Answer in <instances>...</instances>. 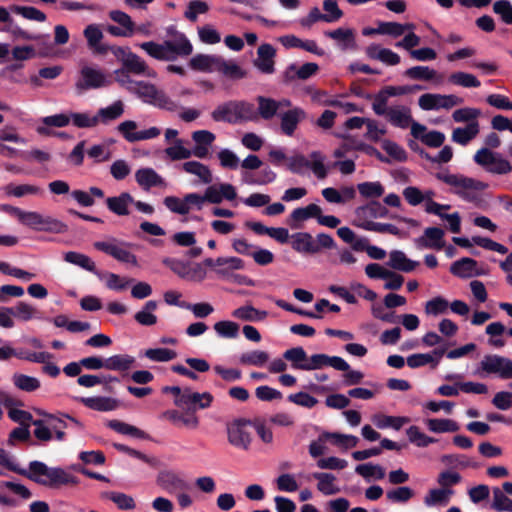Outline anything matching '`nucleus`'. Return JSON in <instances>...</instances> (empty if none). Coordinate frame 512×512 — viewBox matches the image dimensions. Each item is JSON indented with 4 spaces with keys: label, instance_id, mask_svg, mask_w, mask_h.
<instances>
[{
    "label": "nucleus",
    "instance_id": "4468645a",
    "mask_svg": "<svg viewBox=\"0 0 512 512\" xmlns=\"http://www.w3.org/2000/svg\"><path fill=\"white\" fill-rule=\"evenodd\" d=\"M324 366H331L338 371L349 370V364L343 358L320 353L309 357L306 371L321 369Z\"/></svg>",
    "mask_w": 512,
    "mask_h": 512
},
{
    "label": "nucleus",
    "instance_id": "c756f323",
    "mask_svg": "<svg viewBox=\"0 0 512 512\" xmlns=\"http://www.w3.org/2000/svg\"><path fill=\"white\" fill-rule=\"evenodd\" d=\"M320 442L331 441L334 445L345 449L353 448L357 445L359 439L354 435H346L338 432H323L319 435Z\"/></svg>",
    "mask_w": 512,
    "mask_h": 512
},
{
    "label": "nucleus",
    "instance_id": "6ab92c4d",
    "mask_svg": "<svg viewBox=\"0 0 512 512\" xmlns=\"http://www.w3.org/2000/svg\"><path fill=\"white\" fill-rule=\"evenodd\" d=\"M324 35L328 38L338 41L339 48L342 51H355L358 49L355 31L351 28H337L335 30L325 31Z\"/></svg>",
    "mask_w": 512,
    "mask_h": 512
},
{
    "label": "nucleus",
    "instance_id": "680f3d73",
    "mask_svg": "<svg viewBox=\"0 0 512 512\" xmlns=\"http://www.w3.org/2000/svg\"><path fill=\"white\" fill-rule=\"evenodd\" d=\"M13 383L18 389L26 392H33L40 387V381L36 377L25 374H14Z\"/></svg>",
    "mask_w": 512,
    "mask_h": 512
},
{
    "label": "nucleus",
    "instance_id": "864d4df0",
    "mask_svg": "<svg viewBox=\"0 0 512 512\" xmlns=\"http://www.w3.org/2000/svg\"><path fill=\"white\" fill-rule=\"evenodd\" d=\"M406 434L408 436L409 441L416 445L417 447L424 448L437 441L435 438L429 437L423 432H421L420 428L415 425L410 426L406 430Z\"/></svg>",
    "mask_w": 512,
    "mask_h": 512
},
{
    "label": "nucleus",
    "instance_id": "f03ea898",
    "mask_svg": "<svg viewBox=\"0 0 512 512\" xmlns=\"http://www.w3.org/2000/svg\"><path fill=\"white\" fill-rule=\"evenodd\" d=\"M174 40L163 43L154 41L143 42L139 45L149 56L160 61H174L178 56L186 57L192 54L193 46L184 33L178 32L174 26L167 30Z\"/></svg>",
    "mask_w": 512,
    "mask_h": 512
},
{
    "label": "nucleus",
    "instance_id": "de8ad7c7",
    "mask_svg": "<svg viewBox=\"0 0 512 512\" xmlns=\"http://www.w3.org/2000/svg\"><path fill=\"white\" fill-rule=\"evenodd\" d=\"M107 426L123 435H130L140 439H145L147 437V434L143 430L119 420H110L107 423Z\"/></svg>",
    "mask_w": 512,
    "mask_h": 512
},
{
    "label": "nucleus",
    "instance_id": "49530a36",
    "mask_svg": "<svg viewBox=\"0 0 512 512\" xmlns=\"http://www.w3.org/2000/svg\"><path fill=\"white\" fill-rule=\"evenodd\" d=\"M426 425L434 433L457 432L460 428L458 423L452 419H427Z\"/></svg>",
    "mask_w": 512,
    "mask_h": 512
},
{
    "label": "nucleus",
    "instance_id": "37998d69",
    "mask_svg": "<svg viewBox=\"0 0 512 512\" xmlns=\"http://www.w3.org/2000/svg\"><path fill=\"white\" fill-rule=\"evenodd\" d=\"M357 189H358L359 194L363 198L370 199V201L380 198L381 196H383V194L385 192L384 186L379 181H375V182L367 181V182L359 183L357 185Z\"/></svg>",
    "mask_w": 512,
    "mask_h": 512
},
{
    "label": "nucleus",
    "instance_id": "cd10ccee",
    "mask_svg": "<svg viewBox=\"0 0 512 512\" xmlns=\"http://www.w3.org/2000/svg\"><path fill=\"white\" fill-rule=\"evenodd\" d=\"M133 202L134 198L128 192H123L119 196L108 197L106 199L107 208L118 216L128 215V205Z\"/></svg>",
    "mask_w": 512,
    "mask_h": 512
},
{
    "label": "nucleus",
    "instance_id": "69168bd1",
    "mask_svg": "<svg viewBox=\"0 0 512 512\" xmlns=\"http://www.w3.org/2000/svg\"><path fill=\"white\" fill-rule=\"evenodd\" d=\"M165 153L172 161L188 159L192 156L191 150L183 146L181 139H177L173 146L166 148Z\"/></svg>",
    "mask_w": 512,
    "mask_h": 512
},
{
    "label": "nucleus",
    "instance_id": "774afa93",
    "mask_svg": "<svg viewBox=\"0 0 512 512\" xmlns=\"http://www.w3.org/2000/svg\"><path fill=\"white\" fill-rule=\"evenodd\" d=\"M493 11L505 24H512V5L508 0H498L493 4Z\"/></svg>",
    "mask_w": 512,
    "mask_h": 512
},
{
    "label": "nucleus",
    "instance_id": "e2e57ef3",
    "mask_svg": "<svg viewBox=\"0 0 512 512\" xmlns=\"http://www.w3.org/2000/svg\"><path fill=\"white\" fill-rule=\"evenodd\" d=\"M10 9L12 12L19 14L28 20L38 22H44L46 20V15L35 7L12 5Z\"/></svg>",
    "mask_w": 512,
    "mask_h": 512
},
{
    "label": "nucleus",
    "instance_id": "6e6d98bb",
    "mask_svg": "<svg viewBox=\"0 0 512 512\" xmlns=\"http://www.w3.org/2000/svg\"><path fill=\"white\" fill-rule=\"evenodd\" d=\"M13 211L15 212L16 216L18 217L19 221H21V223L34 230L40 231V225L43 215L37 212H25L19 208H13Z\"/></svg>",
    "mask_w": 512,
    "mask_h": 512
},
{
    "label": "nucleus",
    "instance_id": "2f4dec72",
    "mask_svg": "<svg viewBox=\"0 0 512 512\" xmlns=\"http://www.w3.org/2000/svg\"><path fill=\"white\" fill-rule=\"evenodd\" d=\"M356 225L366 231H373L377 233H389L399 238H403L406 236V233L402 232L398 227L390 223L363 221L358 222Z\"/></svg>",
    "mask_w": 512,
    "mask_h": 512
},
{
    "label": "nucleus",
    "instance_id": "c03bdc74",
    "mask_svg": "<svg viewBox=\"0 0 512 512\" xmlns=\"http://www.w3.org/2000/svg\"><path fill=\"white\" fill-rule=\"evenodd\" d=\"M453 493L454 491L450 488L431 489L425 496L424 503L427 506L447 505Z\"/></svg>",
    "mask_w": 512,
    "mask_h": 512
},
{
    "label": "nucleus",
    "instance_id": "ddd939ff",
    "mask_svg": "<svg viewBox=\"0 0 512 512\" xmlns=\"http://www.w3.org/2000/svg\"><path fill=\"white\" fill-rule=\"evenodd\" d=\"M136 128L137 123L133 120H126L117 127L119 133L130 143L156 138L161 133L160 129L157 127H150L143 131L133 132Z\"/></svg>",
    "mask_w": 512,
    "mask_h": 512
},
{
    "label": "nucleus",
    "instance_id": "4d7b16f0",
    "mask_svg": "<svg viewBox=\"0 0 512 512\" xmlns=\"http://www.w3.org/2000/svg\"><path fill=\"white\" fill-rule=\"evenodd\" d=\"M491 507L497 512H512V499L508 498L500 488L494 487Z\"/></svg>",
    "mask_w": 512,
    "mask_h": 512
},
{
    "label": "nucleus",
    "instance_id": "5fc2aeb1",
    "mask_svg": "<svg viewBox=\"0 0 512 512\" xmlns=\"http://www.w3.org/2000/svg\"><path fill=\"white\" fill-rule=\"evenodd\" d=\"M214 330L222 338L234 339L239 335V325L233 321L223 320L216 322Z\"/></svg>",
    "mask_w": 512,
    "mask_h": 512
},
{
    "label": "nucleus",
    "instance_id": "bb28decb",
    "mask_svg": "<svg viewBox=\"0 0 512 512\" xmlns=\"http://www.w3.org/2000/svg\"><path fill=\"white\" fill-rule=\"evenodd\" d=\"M387 265L394 270L408 273L413 271L419 262L407 258L406 254L400 250H393L389 254Z\"/></svg>",
    "mask_w": 512,
    "mask_h": 512
},
{
    "label": "nucleus",
    "instance_id": "dca6fc26",
    "mask_svg": "<svg viewBox=\"0 0 512 512\" xmlns=\"http://www.w3.org/2000/svg\"><path fill=\"white\" fill-rule=\"evenodd\" d=\"M355 214L359 222L370 221V218L390 217L388 208L377 200H371L367 204L357 207Z\"/></svg>",
    "mask_w": 512,
    "mask_h": 512
},
{
    "label": "nucleus",
    "instance_id": "052dcab7",
    "mask_svg": "<svg viewBox=\"0 0 512 512\" xmlns=\"http://www.w3.org/2000/svg\"><path fill=\"white\" fill-rule=\"evenodd\" d=\"M144 356L155 362H168L176 358L177 353L168 348H150L145 350Z\"/></svg>",
    "mask_w": 512,
    "mask_h": 512
},
{
    "label": "nucleus",
    "instance_id": "bf43d9fd",
    "mask_svg": "<svg viewBox=\"0 0 512 512\" xmlns=\"http://www.w3.org/2000/svg\"><path fill=\"white\" fill-rule=\"evenodd\" d=\"M355 472L364 478L375 477L378 480L383 479L386 474L385 469L382 466L372 463L357 465Z\"/></svg>",
    "mask_w": 512,
    "mask_h": 512
},
{
    "label": "nucleus",
    "instance_id": "f704fd0d",
    "mask_svg": "<svg viewBox=\"0 0 512 512\" xmlns=\"http://www.w3.org/2000/svg\"><path fill=\"white\" fill-rule=\"evenodd\" d=\"M101 497L112 501L120 510L128 511L136 507L133 497L122 492L105 491L101 493Z\"/></svg>",
    "mask_w": 512,
    "mask_h": 512
},
{
    "label": "nucleus",
    "instance_id": "4c0bfd02",
    "mask_svg": "<svg viewBox=\"0 0 512 512\" xmlns=\"http://www.w3.org/2000/svg\"><path fill=\"white\" fill-rule=\"evenodd\" d=\"M185 412H180L178 410H170L165 413V416L172 422H181L186 427L196 429L199 426V419L196 414L190 412L189 410H184Z\"/></svg>",
    "mask_w": 512,
    "mask_h": 512
},
{
    "label": "nucleus",
    "instance_id": "c9c22d12",
    "mask_svg": "<svg viewBox=\"0 0 512 512\" xmlns=\"http://www.w3.org/2000/svg\"><path fill=\"white\" fill-rule=\"evenodd\" d=\"M218 61L216 55L196 54L189 61V66L195 71L212 72Z\"/></svg>",
    "mask_w": 512,
    "mask_h": 512
},
{
    "label": "nucleus",
    "instance_id": "f8f14e48",
    "mask_svg": "<svg viewBox=\"0 0 512 512\" xmlns=\"http://www.w3.org/2000/svg\"><path fill=\"white\" fill-rule=\"evenodd\" d=\"M306 112L298 106H294L286 111H280L278 117L280 118V131L281 134L292 137L298 128V125L306 119Z\"/></svg>",
    "mask_w": 512,
    "mask_h": 512
},
{
    "label": "nucleus",
    "instance_id": "a878e982",
    "mask_svg": "<svg viewBox=\"0 0 512 512\" xmlns=\"http://www.w3.org/2000/svg\"><path fill=\"white\" fill-rule=\"evenodd\" d=\"M391 125L406 129L412 122L411 110L407 106L390 107L386 115Z\"/></svg>",
    "mask_w": 512,
    "mask_h": 512
},
{
    "label": "nucleus",
    "instance_id": "13d9d810",
    "mask_svg": "<svg viewBox=\"0 0 512 512\" xmlns=\"http://www.w3.org/2000/svg\"><path fill=\"white\" fill-rule=\"evenodd\" d=\"M437 75V72L428 66H414L404 72V76L413 80L431 81Z\"/></svg>",
    "mask_w": 512,
    "mask_h": 512
},
{
    "label": "nucleus",
    "instance_id": "72a5a7b5",
    "mask_svg": "<svg viewBox=\"0 0 512 512\" xmlns=\"http://www.w3.org/2000/svg\"><path fill=\"white\" fill-rule=\"evenodd\" d=\"M136 360L128 354H117L105 359V369L112 371H127L133 367Z\"/></svg>",
    "mask_w": 512,
    "mask_h": 512
},
{
    "label": "nucleus",
    "instance_id": "412c9836",
    "mask_svg": "<svg viewBox=\"0 0 512 512\" xmlns=\"http://www.w3.org/2000/svg\"><path fill=\"white\" fill-rule=\"evenodd\" d=\"M318 70L319 66L317 63L308 62L303 64L301 67L292 63L286 68L283 77L286 82H292L296 79L307 80L315 75Z\"/></svg>",
    "mask_w": 512,
    "mask_h": 512
},
{
    "label": "nucleus",
    "instance_id": "58836bf2",
    "mask_svg": "<svg viewBox=\"0 0 512 512\" xmlns=\"http://www.w3.org/2000/svg\"><path fill=\"white\" fill-rule=\"evenodd\" d=\"M279 111V103L277 100L272 98H266L262 96H258V115L261 116L265 120H270L274 116H278Z\"/></svg>",
    "mask_w": 512,
    "mask_h": 512
},
{
    "label": "nucleus",
    "instance_id": "a18cd8bd",
    "mask_svg": "<svg viewBox=\"0 0 512 512\" xmlns=\"http://www.w3.org/2000/svg\"><path fill=\"white\" fill-rule=\"evenodd\" d=\"M313 477L318 480L317 489L325 495H333L339 492V489L334 487L336 477L331 473L316 472Z\"/></svg>",
    "mask_w": 512,
    "mask_h": 512
},
{
    "label": "nucleus",
    "instance_id": "79ce46f5",
    "mask_svg": "<svg viewBox=\"0 0 512 512\" xmlns=\"http://www.w3.org/2000/svg\"><path fill=\"white\" fill-rule=\"evenodd\" d=\"M212 118L217 122L223 121L233 124L237 123L235 102H229L218 106L212 112Z\"/></svg>",
    "mask_w": 512,
    "mask_h": 512
},
{
    "label": "nucleus",
    "instance_id": "b1692460",
    "mask_svg": "<svg viewBox=\"0 0 512 512\" xmlns=\"http://www.w3.org/2000/svg\"><path fill=\"white\" fill-rule=\"evenodd\" d=\"M477 261L469 258L463 257L455 262H453L450 266V272L459 278H470L473 276H478L480 273L476 271Z\"/></svg>",
    "mask_w": 512,
    "mask_h": 512
},
{
    "label": "nucleus",
    "instance_id": "0eeeda50",
    "mask_svg": "<svg viewBox=\"0 0 512 512\" xmlns=\"http://www.w3.org/2000/svg\"><path fill=\"white\" fill-rule=\"evenodd\" d=\"M473 160L491 174L506 175L512 171V165L507 159L488 148L479 149L475 153Z\"/></svg>",
    "mask_w": 512,
    "mask_h": 512
},
{
    "label": "nucleus",
    "instance_id": "603ef678",
    "mask_svg": "<svg viewBox=\"0 0 512 512\" xmlns=\"http://www.w3.org/2000/svg\"><path fill=\"white\" fill-rule=\"evenodd\" d=\"M449 82L465 88H477L481 85L480 81L470 73L454 72L449 76Z\"/></svg>",
    "mask_w": 512,
    "mask_h": 512
},
{
    "label": "nucleus",
    "instance_id": "39448f33",
    "mask_svg": "<svg viewBox=\"0 0 512 512\" xmlns=\"http://www.w3.org/2000/svg\"><path fill=\"white\" fill-rule=\"evenodd\" d=\"M111 52L127 72L147 77L156 76V72L150 69L146 62L137 54L133 53L129 47L112 46Z\"/></svg>",
    "mask_w": 512,
    "mask_h": 512
},
{
    "label": "nucleus",
    "instance_id": "2eb2a0df",
    "mask_svg": "<svg viewBox=\"0 0 512 512\" xmlns=\"http://www.w3.org/2000/svg\"><path fill=\"white\" fill-rule=\"evenodd\" d=\"M83 34L87 40L89 49L92 50L94 54L106 55L109 51L111 52L112 46L101 43V40L103 39V33L98 25L89 24L84 29Z\"/></svg>",
    "mask_w": 512,
    "mask_h": 512
},
{
    "label": "nucleus",
    "instance_id": "c85d7f7f",
    "mask_svg": "<svg viewBox=\"0 0 512 512\" xmlns=\"http://www.w3.org/2000/svg\"><path fill=\"white\" fill-rule=\"evenodd\" d=\"M124 113V103L121 100L113 102L110 106L100 108L95 115L98 124L107 125L110 122L120 118Z\"/></svg>",
    "mask_w": 512,
    "mask_h": 512
},
{
    "label": "nucleus",
    "instance_id": "7ed1b4c3",
    "mask_svg": "<svg viewBox=\"0 0 512 512\" xmlns=\"http://www.w3.org/2000/svg\"><path fill=\"white\" fill-rule=\"evenodd\" d=\"M435 177L445 184L455 188L454 193L461 199L480 207L482 198L479 192L488 188V184L462 174L438 172Z\"/></svg>",
    "mask_w": 512,
    "mask_h": 512
},
{
    "label": "nucleus",
    "instance_id": "9d476101",
    "mask_svg": "<svg viewBox=\"0 0 512 512\" xmlns=\"http://www.w3.org/2000/svg\"><path fill=\"white\" fill-rule=\"evenodd\" d=\"M497 374L501 379H512V360L497 354L486 355L480 362L478 372Z\"/></svg>",
    "mask_w": 512,
    "mask_h": 512
},
{
    "label": "nucleus",
    "instance_id": "09e8293b",
    "mask_svg": "<svg viewBox=\"0 0 512 512\" xmlns=\"http://www.w3.org/2000/svg\"><path fill=\"white\" fill-rule=\"evenodd\" d=\"M215 71L222 73L223 75L232 79H241L244 77V72L237 64L226 61L222 57L218 56V61L215 66Z\"/></svg>",
    "mask_w": 512,
    "mask_h": 512
},
{
    "label": "nucleus",
    "instance_id": "5701e85b",
    "mask_svg": "<svg viewBox=\"0 0 512 512\" xmlns=\"http://www.w3.org/2000/svg\"><path fill=\"white\" fill-rule=\"evenodd\" d=\"M291 246L298 253L316 254L318 248L316 247L315 240L308 232H297L290 236Z\"/></svg>",
    "mask_w": 512,
    "mask_h": 512
},
{
    "label": "nucleus",
    "instance_id": "f3484780",
    "mask_svg": "<svg viewBox=\"0 0 512 512\" xmlns=\"http://www.w3.org/2000/svg\"><path fill=\"white\" fill-rule=\"evenodd\" d=\"M77 401L85 407L99 412L114 411L119 407V400L106 396L78 397Z\"/></svg>",
    "mask_w": 512,
    "mask_h": 512
},
{
    "label": "nucleus",
    "instance_id": "8fccbe9b",
    "mask_svg": "<svg viewBox=\"0 0 512 512\" xmlns=\"http://www.w3.org/2000/svg\"><path fill=\"white\" fill-rule=\"evenodd\" d=\"M413 27V24H400L397 22H380L377 27V34L399 37L403 35L407 29H412Z\"/></svg>",
    "mask_w": 512,
    "mask_h": 512
},
{
    "label": "nucleus",
    "instance_id": "4be33fe9",
    "mask_svg": "<svg viewBox=\"0 0 512 512\" xmlns=\"http://www.w3.org/2000/svg\"><path fill=\"white\" fill-rule=\"evenodd\" d=\"M157 484L166 492L172 494L179 490H186L189 488L185 480L180 478L173 471H162L157 476Z\"/></svg>",
    "mask_w": 512,
    "mask_h": 512
},
{
    "label": "nucleus",
    "instance_id": "a211bd4d",
    "mask_svg": "<svg viewBox=\"0 0 512 512\" xmlns=\"http://www.w3.org/2000/svg\"><path fill=\"white\" fill-rule=\"evenodd\" d=\"M444 230L439 227H428L424 235L415 240L417 247L441 250L444 247Z\"/></svg>",
    "mask_w": 512,
    "mask_h": 512
},
{
    "label": "nucleus",
    "instance_id": "6e6552de",
    "mask_svg": "<svg viewBox=\"0 0 512 512\" xmlns=\"http://www.w3.org/2000/svg\"><path fill=\"white\" fill-rule=\"evenodd\" d=\"M312 162L307 160L303 155H296L287 159V167L288 169L296 174H301L304 169L310 168L313 173L319 179H324L327 177V169L323 163L324 157L318 151H313L311 153Z\"/></svg>",
    "mask_w": 512,
    "mask_h": 512
},
{
    "label": "nucleus",
    "instance_id": "9b49d317",
    "mask_svg": "<svg viewBox=\"0 0 512 512\" xmlns=\"http://www.w3.org/2000/svg\"><path fill=\"white\" fill-rule=\"evenodd\" d=\"M213 399V395L209 392L198 393L192 392L190 388H185L182 397L178 401H174V404L195 414L197 409L210 407Z\"/></svg>",
    "mask_w": 512,
    "mask_h": 512
},
{
    "label": "nucleus",
    "instance_id": "338daca9",
    "mask_svg": "<svg viewBox=\"0 0 512 512\" xmlns=\"http://www.w3.org/2000/svg\"><path fill=\"white\" fill-rule=\"evenodd\" d=\"M382 149L394 160L404 162L407 160L406 151L396 142L391 140H384L382 142Z\"/></svg>",
    "mask_w": 512,
    "mask_h": 512
},
{
    "label": "nucleus",
    "instance_id": "e433bc0d",
    "mask_svg": "<svg viewBox=\"0 0 512 512\" xmlns=\"http://www.w3.org/2000/svg\"><path fill=\"white\" fill-rule=\"evenodd\" d=\"M157 307V301H147L143 308L134 315L135 321L143 326L155 325L157 323V316L153 314V311H155Z\"/></svg>",
    "mask_w": 512,
    "mask_h": 512
},
{
    "label": "nucleus",
    "instance_id": "423d86ee",
    "mask_svg": "<svg viewBox=\"0 0 512 512\" xmlns=\"http://www.w3.org/2000/svg\"><path fill=\"white\" fill-rule=\"evenodd\" d=\"M256 430V420L239 418L227 424L228 441L239 449H248L252 442V432Z\"/></svg>",
    "mask_w": 512,
    "mask_h": 512
},
{
    "label": "nucleus",
    "instance_id": "f257e3e1",
    "mask_svg": "<svg viewBox=\"0 0 512 512\" xmlns=\"http://www.w3.org/2000/svg\"><path fill=\"white\" fill-rule=\"evenodd\" d=\"M0 466L51 489L79 484V479L73 474L61 467H49L41 461H31L28 469L21 468L11 461L8 453L2 448H0Z\"/></svg>",
    "mask_w": 512,
    "mask_h": 512
},
{
    "label": "nucleus",
    "instance_id": "ea45409f",
    "mask_svg": "<svg viewBox=\"0 0 512 512\" xmlns=\"http://www.w3.org/2000/svg\"><path fill=\"white\" fill-rule=\"evenodd\" d=\"M64 260L68 263L77 265L89 272L97 274V269L95 263L85 254L69 251L64 254Z\"/></svg>",
    "mask_w": 512,
    "mask_h": 512
},
{
    "label": "nucleus",
    "instance_id": "7c9ffc66",
    "mask_svg": "<svg viewBox=\"0 0 512 512\" xmlns=\"http://www.w3.org/2000/svg\"><path fill=\"white\" fill-rule=\"evenodd\" d=\"M479 133L478 121L470 122L466 127H458L453 130L452 140L460 145H467Z\"/></svg>",
    "mask_w": 512,
    "mask_h": 512
},
{
    "label": "nucleus",
    "instance_id": "393cba45",
    "mask_svg": "<svg viewBox=\"0 0 512 512\" xmlns=\"http://www.w3.org/2000/svg\"><path fill=\"white\" fill-rule=\"evenodd\" d=\"M135 179L144 190L164 185L163 178L152 168H140L135 173Z\"/></svg>",
    "mask_w": 512,
    "mask_h": 512
},
{
    "label": "nucleus",
    "instance_id": "aec40b11",
    "mask_svg": "<svg viewBox=\"0 0 512 512\" xmlns=\"http://www.w3.org/2000/svg\"><path fill=\"white\" fill-rule=\"evenodd\" d=\"M94 247L102 251L116 260L123 262V263H130L133 265L137 264V258L134 254H132L130 251L123 249L115 244L105 242V241H99L94 243Z\"/></svg>",
    "mask_w": 512,
    "mask_h": 512
},
{
    "label": "nucleus",
    "instance_id": "0e129e2a",
    "mask_svg": "<svg viewBox=\"0 0 512 512\" xmlns=\"http://www.w3.org/2000/svg\"><path fill=\"white\" fill-rule=\"evenodd\" d=\"M69 117L72 124L77 128H93L98 125L95 115L91 116L89 113L71 112Z\"/></svg>",
    "mask_w": 512,
    "mask_h": 512
},
{
    "label": "nucleus",
    "instance_id": "20e7f679",
    "mask_svg": "<svg viewBox=\"0 0 512 512\" xmlns=\"http://www.w3.org/2000/svg\"><path fill=\"white\" fill-rule=\"evenodd\" d=\"M132 89L131 93L140 98L144 103L170 112H174L178 109L177 103L163 90L158 89L152 83L137 81L136 85L133 86Z\"/></svg>",
    "mask_w": 512,
    "mask_h": 512
},
{
    "label": "nucleus",
    "instance_id": "a19ab883",
    "mask_svg": "<svg viewBox=\"0 0 512 512\" xmlns=\"http://www.w3.org/2000/svg\"><path fill=\"white\" fill-rule=\"evenodd\" d=\"M10 308L13 312V316L22 321L26 322L33 318L42 319V313L26 302L20 301L14 307Z\"/></svg>",
    "mask_w": 512,
    "mask_h": 512
},
{
    "label": "nucleus",
    "instance_id": "3c124183",
    "mask_svg": "<svg viewBox=\"0 0 512 512\" xmlns=\"http://www.w3.org/2000/svg\"><path fill=\"white\" fill-rule=\"evenodd\" d=\"M373 421L380 429L391 427L395 430H400L405 423L409 422V418L401 416L376 415Z\"/></svg>",
    "mask_w": 512,
    "mask_h": 512
},
{
    "label": "nucleus",
    "instance_id": "473e14b6",
    "mask_svg": "<svg viewBox=\"0 0 512 512\" xmlns=\"http://www.w3.org/2000/svg\"><path fill=\"white\" fill-rule=\"evenodd\" d=\"M283 358L296 370H306L309 357L302 347H293L283 353Z\"/></svg>",
    "mask_w": 512,
    "mask_h": 512
},
{
    "label": "nucleus",
    "instance_id": "1a4fd4ad",
    "mask_svg": "<svg viewBox=\"0 0 512 512\" xmlns=\"http://www.w3.org/2000/svg\"><path fill=\"white\" fill-rule=\"evenodd\" d=\"M111 84V80L107 78L104 72L93 67L84 66L80 70V77L75 83L78 93L91 89L107 87Z\"/></svg>",
    "mask_w": 512,
    "mask_h": 512
}]
</instances>
